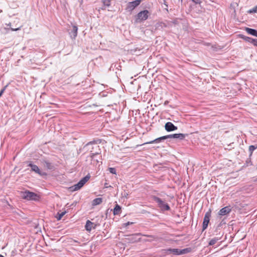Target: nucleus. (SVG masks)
Wrapping results in <instances>:
<instances>
[{
  "label": "nucleus",
  "mask_w": 257,
  "mask_h": 257,
  "mask_svg": "<svg viewBox=\"0 0 257 257\" xmlns=\"http://www.w3.org/2000/svg\"><path fill=\"white\" fill-rule=\"evenodd\" d=\"M141 0H136L128 3L126 9L128 11L133 10L136 7L138 6L141 3Z\"/></svg>",
  "instance_id": "0eeeda50"
},
{
  "label": "nucleus",
  "mask_w": 257,
  "mask_h": 257,
  "mask_svg": "<svg viewBox=\"0 0 257 257\" xmlns=\"http://www.w3.org/2000/svg\"><path fill=\"white\" fill-rule=\"evenodd\" d=\"M222 236L220 237H215L212 238L209 242V245H213L217 243V242L221 239Z\"/></svg>",
  "instance_id": "ddd939ff"
},
{
  "label": "nucleus",
  "mask_w": 257,
  "mask_h": 257,
  "mask_svg": "<svg viewBox=\"0 0 257 257\" xmlns=\"http://www.w3.org/2000/svg\"><path fill=\"white\" fill-rule=\"evenodd\" d=\"M149 11L148 10H144L140 12L137 16L136 22H141L145 21L148 18Z\"/></svg>",
  "instance_id": "423d86ee"
},
{
  "label": "nucleus",
  "mask_w": 257,
  "mask_h": 257,
  "mask_svg": "<svg viewBox=\"0 0 257 257\" xmlns=\"http://www.w3.org/2000/svg\"><path fill=\"white\" fill-rule=\"evenodd\" d=\"M108 170L109 171V172L113 174H116V170L115 169V168H108Z\"/></svg>",
  "instance_id": "b1692460"
},
{
  "label": "nucleus",
  "mask_w": 257,
  "mask_h": 257,
  "mask_svg": "<svg viewBox=\"0 0 257 257\" xmlns=\"http://www.w3.org/2000/svg\"><path fill=\"white\" fill-rule=\"evenodd\" d=\"M245 31L248 34H250L252 36H255L257 37V31L256 30L253 29L249 28H246Z\"/></svg>",
  "instance_id": "4468645a"
},
{
  "label": "nucleus",
  "mask_w": 257,
  "mask_h": 257,
  "mask_svg": "<svg viewBox=\"0 0 257 257\" xmlns=\"http://www.w3.org/2000/svg\"><path fill=\"white\" fill-rule=\"evenodd\" d=\"M90 177L86 176L83 178L77 184L70 187L69 189L71 191H75L79 190L89 180Z\"/></svg>",
  "instance_id": "7ed1b4c3"
},
{
  "label": "nucleus",
  "mask_w": 257,
  "mask_h": 257,
  "mask_svg": "<svg viewBox=\"0 0 257 257\" xmlns=\"http://www.w3.org/2000/svg\"><path fill=\"white\" fill-rule=\"evenodd\" d=\"M44 166L45 167H46L48 169H52V165L49 162L45 161L44 164Z\"/></svg>",
  "instance_id": "aec40b11"
},
{
  "label": "nucleus",
  "mask_w": 257,
  "mask_h": 257,
  "mask_svg": "<svg viewBox=\"0 0 257 257\" xmlns=\"http://www.w3.org/2000/svg\"><path fill=\"white\" fill-rule=\"evenodd\" d=\"M257 12V6H256L255 7H254V8H253L252 9L249 10L248 11V13H255Z\"/></svg>",
  "instance_id": "412c9836"
},
{
  "label": "nucleus",
  "mask_w": 257,
  "mask_h": 257,
  "mask_svg": "<svg viewBox=\"0 0 257 257\" xmlns=\"http://www.w3.org/2000/svg\"><path fill=\"white\" fill-rule=\"evenodd\" d=\"M7 87V86H5L0 91V97L3 95V94L4 93V91H5L6 90V88Z\"/></svg>",
  "instance_id": "393cba45"
},
{
  "label": "nucleus",
  "mask_w": 257,
  "mask_h": 257,
  "mask_svg": "<svg viewBox=\"0 0 257 257\" xmlns=\"http://www.w3.org/2000/svg\"><path fill=\"white\" fill-rule=\"evenodd\" d=\"M103 3L107 7L110 5V0H103Z\"/></svg>",
  "instance_id": "4be33fe9"
},
{
  "label": "nucleus",
  "mask_w": 257,
  "mask_h": 257,
  "mask_svg": "<svg viewBox=\"0 0 257 257\" xmlns=\"http://www.w3.org/2000/svg\"><path fill=\"white\" fill-rule=\"evenodd\" d=\"M66 214V211H63L61 212H58L56 217L58 220H60L62 217Z\"/></svg>",
  "instance_id": "6ab92c4d"
},
{
  "label": "nucleus",
  "mask_w": 257,
  "mask_h": 257,
  "mask_svg": "<svg viewBox=\"0 0 257 257\" xmlns=\"http://www.w3.org/2000/svg\"><path fill=\"white\" fill-rule=\"evenodd\" d=\"M96 226V225L90 221V220H87L85 225V229L86 230L88 231H90L92 229H94Z\"/></svg>",
  "instance_id": "9d476101"
},
{
  "label": "nucleus",
  "mask_w": 257,
  "mask_h": 257,
  "mask_svg": "<svg viewBox=\"0 0 257 257\" xmlns=\"http://www.w3.org/2000/svg\"><path fill=\"white\" fill-rule=\"evenodd\" d=\"M165 130L167 132H171L177 130V127L175 126L172 122H168L165 125Z\"/></svg>",
  "instance_id": "1a4fd4ad"
},
{
  "label": "nucleus",
  "mask_w": 257,
  "mask_h": 257,
  "mask_svg": "<svg viewBox=\"0 0 257 257\" xmlns=\"http://www.w3.org/2000/svg\"><path fill=\"white\" fill-rule=\"evenodd\" d=\"M191 251L192 249L190 247L186 248L183 249H179L178 248H169L167 249V251L168 252L172 253L176 255L186 254L190 252Z\"/></svg>",
  "instance_id": "20e7f679"
},
{
  "label": "nucleus",
  "mask_w": 257,
  "mask_h": 257,
  "mask_svg": "<svg viewBox=\"0 0 257 257\" xmlns=\"http://www.w3.org/2000/svg\"><path fill=\"white\" fill-rule=\"evenodd\" d=\"M185 137V135L183 134H172V135H169L167 136H164L163 137H159L158 138H157L153 141L146 142L144 144V145L145 144H155V143H160L162 140H166L167 139H178L180 140H183Z\"/></svg>",
  "instance_id": "f257e3e1"
},
{
  "label": "nucleus",
  "mask_w": 257,
  "mask_h": 257,
  "mask_svg": "<svg viewBox=\"0 0 257 257\" xmlns=\"http://www.w3.org/2000/svg\"><path fill=\"white\" fill-rule=\"evenodd\" d=\"M77 31H78L77 27L76 26H73V29H72V33L73 34V38L74 39H75L77 37Z\"/></svg>",
  "instance_id": "f3484780"
},
{
  "label": "nucleus",
  "mask_w": 257,
  "mask_h": 257,
  "mask_svg": "<svg viewBox=\"0 0 257 257\" xmlns=\"http://www.w3.org/2000/svg\"><path fill=\"white\" fill-rule=\"evenodd\" d=\"M257 148V146H255L253 145H251L249 147L248 150L249 152V156H251L253 153V152Z\"/></svg>",
  "instance_id": "a211bd4d"
},
{
  "label": "nucleus",
  "mask_w": 257,
  "mask_h": 257,
  "mask_svg": "<svg viewBox=\"0 0 257 257\" xmlns=\"http://www.w3.org/2000/svg\"><path fill=\"white\" fill-rule=\"evenodd\" d=\"M210 214L208 212L206 213L205 215L203 222V229H205L208 225L210 220Z\"/></svg>",
  "instance_id": "6e6552de"
},
{
  "label": "nucleus",
  "mask_w": 257,
  "mask_h": 257,
  "mask_svg": "<svg viewBox=\"0 0 257 257\" xmlns=\"http://www.w3.org/2000/svg\"><path fill=\"white\" fill-rule=\"evenodd\" d=\"M102 202V199L101 198H97L94 199L92 201L93 205H97L101 204Z\"/></svg>",
  "instance_id": "dca6fc26"
},
{
  "label": "nucleus",
  "mask_w": 257,
  "mask_h": 257,
  "mask_svg": "<svg viewBox=\"0 0 257 257\" xmlns=\"http://www.w3.org/2000/svg\"><path fill=\"white\" fill-rule=\"evenodd\" d=\"M121 209L120 206L116 204L113 209V213L114 215H118L121 213Z\"/></svg>",
  "instance_id": "2eb2a0df"
},
{
  "label": "nucleus",
  "mask_w": 257,
  "mask_h": 257,
  "mask_svg": "<svg viewBox=\"0 0 257 257\" xmlns=\"http://www.w3.org/2000/svg\"><path fill=\"white\" fill-rule=\"evenodd\" d=\"M29 166L31 167L32 170L33 171L36 172V173H37L39 175H42L39 168H38V167L37 165H33V164H32L30 163L29 164Z\"/></svg>",
  "instance_id": "f8f14e48"
},
{
  "label": "nucleus",
  "mask_w": 257,
  "mask_h": 257,
  "mask_svg": "<svg viewBox=\"0 0 257 257\" xmlns=\"http://www.w3.org/2000/svg\"><path fill=\"white\" fill-rule=\"evenodd\" d=\"M133 223V222H127V223H125L124 224V225L125 226H127V225H130V224H132Z\"/></svg>",
  "instance_id": "bb28decb"
},
{
  "label": "nucleus",
  "mask_w": 257,
  "mask_h": 257,
  "mask_svg": "<svg viewBox=\"0 0 257 257\" xmlns=\"http://www.w3.org/2000/svg\"><path fill=\"white\" fill-rule=\"evenodd\" d=\"M231 211V209L228 206H226L222 209H221L219 211V215L223 216L228 213H229Z\"/></svg>",
  "instance_id": "9b49d317"
},
{
  "label": "nucleus",
  "mask_w": 257,
  "mask_h": 257,
  "mask_svg": "<svg viewBox=\"0 0 257 257\" xmlns=\"http://www.w3.org/2000/svg\"><path fill=\"white\" fill-rule=\"evenodd\" d=\"M22 197L24 199H27L28 200H39L40 199V196L37 194L28 191H25L21 193Z\"/></svg>",
  "instance_id": "f03ea898"
},
{
  "label": "nucleus",
  "mask_w": 257,
  "mask_h": 257,
  "mask_svg": "<svg viewBox=\"0 0 257 257\" xmlns=\"http://www.w3.org/2000/svg\"><path fill=\"white\" fill-rule=\"evenodd\" d=\"M21 28V26L20 27L17 28H11V30L13 31H16L20 30Z\"/></svg>",
  "instance_id": "a878e982"
},
{
  "label": "nucleus",
  "mask_w": 257,
  "mask_h": 257,
  "mask_svg": "<svg viewBox=\"0 0 257 257\" xmlns=\"http://www.w3.org/2000/svg\"><path fill=\"white\" fill-rule=\"evenodd\" d=\"M153 199L156 202L158 203L159 207H160L162 210H169L170 209L169 205L165 203L164 201H162L160 198L156 196H154Z\"/></svg>",
  "instance_id": "39448f33"
},
{
  "label": "nucleus",
  "mask_w": 257,
  "mask_h": 257,
  "mask_svg": "<svg viewBox=\"0 0 257 257\" xmlns=\"http://www.w3.org/2000/svg\"><path fill=\"white\" fill-rule=\"evenodd\" d=\"M248 39L250 40V42L252 43L254 46H257V39H251L248 38Z\"/></svg>",
  "instance_id": "5701e85b"
},
{
  "label": "nucleus",
  "mask_w": 257,
  "mask_h": 257,
  "mask_svg": "<svg viewBox=\"0 0 257 257\" xmlns=\"http://www.w3.org/2000/svg\"><path fill=\"white\" fill-rule=\"evenodd\" d=\"M0 257H5V256L2 254H0Z\"/></svg>",
  "instance_id": "cd10ccee"
}]
</instances>
